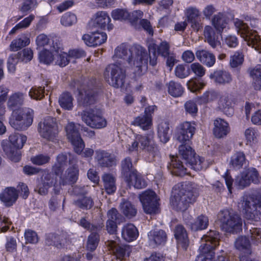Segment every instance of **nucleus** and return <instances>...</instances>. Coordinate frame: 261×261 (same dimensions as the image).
<instances>
[{
  "mask_svg": "<svg viewBox=\"0 0 261 261\" xmlns=\"http://www.w3.org/2000/svg\"><path fill=\"white\" fill-rule=\"evenodd\" d=\"M237 250L241 252L240 258L241 261H249L248 256L251 253L250 245L246 237H238L234 244Z\"/></svg>",
  "mask_w": 261,
  "mask_h": 261,
  "instance_id": "5701e85b",
  "label": "nucleus"
},
{
  "mask_svg": "<svg viewBox=\"0 0 261 261\" xmlns=\"http://www.w3.org/2000/svg\"><path fill=\"white\" fill-rule=\"evenodd\" d=\"M120 210L128 218L135 216L137 214L136 208L128 201H123L121 203Z\"/></svg>",
  "mask_w": 261,
  "mask_h": 261,
  "instance_id": "603ef678",
  "label": "nucleus"
},
{
  "mask_svg": "<svg viewBox=\"0 0 261 261\" xmlns=\"http://www.w3.org/2000/svg\"><path fill=\"white\" fill-rule=\"evenodd\" d=\"M125 181L129 187L133 186L136 189H142L146 186V181L138 172H133L131 176L128 177V180Z\"/></svg>",
  "mask_w": 261,
  "mask_h": 261,
  "instance_id": "a19ab883",
  "label": "nucleus"
},
{
  "mask_svg": "<svg viewBox=\"0 0 261 261\" xmlns=\"http://www.w3.org/2000/svg\"><path fill=\"white\" fill-rule=\"evenodd\" d=\"M167 86L169 94L174 97H180L184 93V88L178 82L173 81H170L167 84Z\"/></svg>",
  "mask_w": 261,
  "mask_h": 261,
  "instance_id": "a18cd8bd",
  "label": "nucleus"
},
{
  "mask_svg": "<svg viewBox=\"0 0 261 261\" xmlns=\"http://www.w3.org/2000/svg\"><path fill=\"white\" fill-rule=\"evenodd\" d=\"M59 103L62 109L71 110L73 107V98L69 93H63L59 97Z\"/></svg>",
  "mask_w": 261,
  "mask_h": 261,
  "instance_id": "09e8293b",
  "label": "nucleus"
},
{
  "mask_svg": "<svg viewBox=\"0 0 261 261\" xmlns=\"http://www.w3.org/2000/svg\"><path fill=\"white\" fill-rule=\"evenodd\" d=\"M228 22V19L222 13L215 15L212 19V24L219 33H221L227 27Z\"/></svg>",
  "mask_w": 261,
  "mask_h": 261,
  "instance_id": "ea45409f",
  "label": "nucleus"
},
{
  "mask_svg": "<svg viewBox=\"0 0 261 261\" xmlns=\"http://www.w3.org/2000/svg\"><path fill=\"white\" fill-rule=\"evenodd\" d=\"M18 192L13 188H7L0 194V199L6 206H11L18 198Z\"/></svg>",
  "mask_w": 261,
  "mask_h": 261,
  "instance_id": "473e14b6",
  "label": "nucleus"
},
{
  "mask_svg": "<svg viewBox=\"0 0 261 261\" xmlns=\"http://www.w3.org/2000/svg\"><path fill=\"white\" fill-rule=\"evenodd\" d=\"M25 96V93L19 91L12 93L9 97L7 107L13 111L17 110L16 108L23 105Z\"/></svg>",
  "mask_w": 261,
  "mask_h": 261,
  "instance_id": "7c9ffc66",
  "label": "nucleus"
},
{
  "mask_svg": "<svg viewBox=\"0 0 261 261\" xmlns=\"http://www.w3.org/2000/svg\"><path fill=\"white\" fill-rule=\"evenodd\" d=\"M217 94L214 91H206L198 98V102L200 104L207 103L215 100Z\"/></svg>",
  "mask_w": 261,
  "mask_h": 261,
  "instance_id": "774afa93",
  "label": "nucleus"
},
{
  "mask_svg": "<svg viewBox=\"0 0 261 261\" xmlns=\"http://www.w3.org/2000/svg\"><path fill=\"white\" fill-rule=\"evenodd\" d=\"M122 174L125 180H128V177L131 176L133 172L137 171L133 167L132 160L129 158H126L121 162Z\"/></svg>",
  "mask_w": 261,
  "mask_h": 261,
  "instance_id": "de8ad7c7",
  "label": "nucleus"
},
{
  "mask_svg": "<svg viewBox=\"0 0 261 261\" xmlns=\"http://www.w3.org/2000/svg\"><path fill=\"white\" fill-rule=\"evenodd\" d=\"M108 220L106 223V228L110 234H115L117 231V225L116 221L121 216L115 208H112L107 213Z\"/></svg>",
  "mask_w": 261,
  "mask_h": 261,
  "instance_id": "c85d7f7f",
  "label": "nucleus"
},
{
  "mask_svg": "<svg viewBox=\"0 0 261 261\" xmlns=\"http://www.w3.org/2000/svg\"><path fill=\"white\" fill-rule=\"evenodd\" d=\"M247 163L245 154L243 152L238 151L231 156L230 165L234 169L238 170L242 168Z\"/></svg>",
  "mask_w": 261,
  "mask_h": 261,
  "instance_id": "e433bc0d",
  "label": "nucleus"
},
{
  "mask_svg": "<svg viewBox=\"0 0 261 261\" xmlns=\"http://www.w3.org/2000/svg\"><path fill=\"white\" fill-rule=\"evenodd\" d=\"M244 61V55L241 50L235 51L230 57L229 64L231 68H234L240 66Z\"/></svg>",
  "mask_w": 261,
  "mask_h": 261,
  "instance_id": "6e6d98bb",
  "label": "nucleus"
},
{
  "mask_svg": "<svg viewBox=\"0 0 261 261\" xmlns=\"http://www.w3.org/2000/svg\"><path fill=\"white\" fill-rule=\"evenodd\" d=\"M34 111L29 108L14 110L9 119V123L15 129L24 130L33 123Z\"/></svg>",
  "mask_w": 261,
  "mask_h": 261,
  "instance_id": "1a4fd4ad",
  "label": "nucleus"
},
{
  "mask_svg": "<svg viewBox=\"0 0 261 261\" xmlns=\"http://www.w3.org/2000/svg\"><path fill=\"white\" fill-rule=\"evenodd\" d=\"M99 242V236L96 232H92L88 237L87 248L90 251L94 250L98 245Z\"/></svg>",
  "mask_w": 261,
  "mask_h": 261,
  "instance_id": "680f3d73",
  "label": "nucleus"
},
{
  "mask_svg": "<svg viewBox=\"0 0 261 261\" xmlns=\"http://www.w3.org/2000/svg\"><path fill=\"white\" fill-rule=\"evenodd\" d=\"M133 124L143 130H149L152 126L151 116L145 115L138 116L134 119Z\"/></svg>",
  "mask_w": 261,
  "mask_h": 261,
  "instance_id": "79ce46f5",
  "label": "nucleus"
},
{
  "mask_svg": "<svg viewBox=\"0 0 261 261\" xmlns=\"http://www.w3.org/2000/svg\"><path fill=\"white\" fill-rule=\"evenodd\" d=\"M20 58L18 54L11 55L8 59L7 66L9 72L13 73L15 70V66L19 62Z\"/></svg>",
  "mask_w": 261,
  "mask_h": 261,
  "instance_id": "338daca9",
  "label": "nucleus"
},
{
  "mask_svg": "<svg viewBox=\"0 0 261 261\" xmlns=\"http://www.w3.org/2000/svg\"><path fill=\"white\" fill-rule=\"evenodd\" d=\"M178 158V156L173 158L171 160L170 168L173 174L177 176H184L188 173L187 169Z\"/></svg>",
  "mask_w": 261,
  "mask_h": 261,
  "instance_id": "58836bf2",
  "label": "nucleus"
},
{
  "mask_svg": "<svg viewBox=\"0 0 261 261\" xmlns=\"http://www.w3.org/2000/svg\"><path fill=\"white\" fill-rule=\"evenodd\" d=\"M204 36L205 41L213 48H215L220 45V42L216 38L215 32L212 27L207 25L205 27Z\"/></svg>",
  "mask_w": 261,
  "mask_h": 261,
  "instance_id": "37998d69",
  "label": "nucleus"
},
{
  "mask_svg": "<svg viewBox=\"0 0 261 261\" xmlns=\"http://www.w3.org/2000/svg\"><path fill=\"white\" fill-rule=\"evenodd\" d=\"M233 23L238 34L240 35L247 45L261 53V39L257 32L250 29L246 23L238 18L234 19Z\"/></svg>",
  "mask_w": 261,
  "mask_h": 261,
  "instance_id": "0eeeda50",
  "label": "nucleus"
},
{
  "mask_svg": "<svg viewBox=\"0 0 261 261\" xmlns=\"http://www.w3.org/2000/svg\"><path fill=\"white\" fill-rule=\"evenodd\" d=\"M93 21L97 27L101 29L107 28L111 30L113 25L110 23L111 19L107 12L105 11H98L96 13L93 17Z\"/></svg>",
  "mask_w": 261,
  "mask_h": 261,
  "instance_id": "393cba45",
  "label": "nucleus"
},
{
  "mask_svg": "<svg viewBox=\"0 0 261 261\" xmlns=\"http://www.w3.org/2000/svg\"><path fill=\"white\" fill-rule=\"evenodd\" d=\"M173 194L170 203L173 208L177 211H185L189 204L195 200L198 193L194 184L186 182L175 186Z\"/></svg>",
  "mask_w": 261,
  "mask_h": 261,
  "instance_id": "7ed1b4c3",
  "label": "nucleus"
},
{
  "mask_svg": "<svg viewBox=\"0 0 261 261\" xmlns=\"http://www.w3.org/2000/svg\"><path fill=\"white\" fill-rule=\"evenodd\" d=\"M174 236L177 240L178 247L186 250L189 246V242L187 231L182 225H179L176 227Z\"/></svg>",
  "mask_w": 261,
  "mask_h": 261,
  "instance_id": "c756f323",
  "label": "nucleus"
},
{
  "mask_svg": "<svg viewBox=\"0 0 261 261\" xmlns=\"http://www.w3.org/2000/svg\"><path fill=\"white\" fill-rule=\"evenodd\" d=\"M59 44L53 41L51 46L40 50L38 54L39 61L44 64L49 65L55 61L56 54H58Z\"/></svg>",
  "mask_w": 261,
  "mask_h": 261,
  "instance_id": "6ab92c4d",
  "label": "nucleus"
},
{
  "mask_svg": "<svg viewBox=\"0 0 261 261\" xmlns=\"http://www.w3.org/2000/svg\"><path fill=\"white\" fill-rule=\"evenodd\" d=\"M253 85L256 90H261V65H257L250 72Z\"/></svg>",
  "mask_w": 261,
  "mask_h": 261,
  "instance_id": "3c124183",
  "label": "nucleus"
},
{
  "mask_svg": "<svg viewBox=\"0 0 261 261\" xmlns=\"http://www.w3.org/2000/svg\"><path fill=\"white\" fill-rule=\"evenodd\" d=\"M188 88L192 92L200 90L205 86L203 82H199L195 79H192L187 82Z\"/></svg>",
  "mask_w": 261,
  "mask_h": 261,
  "instance_id": "69168bd1",
  "label": "nucleus"
},
{
  "mask_svg": "<svg viewBox=\"0 0 261 261\" xmlns=\"http://www.w3.org/2000/svg\"><path fill=\"white\" fill-rule=\"evenodd\" d=\"M217 109L228 116L232 115L233 110L229 94H225L220 97L218 102Z\"/></svg>",
  "mask_w": 261,
  "mask_h": 261,
  "instance_id": "cd10ccee",
  "label": "nucleus"
},
{
  "mask_svg": "<svg viewBox=\"0 0 261 261\" xmlns=\"http://www.w3.org/2000/svg\"><path fill=\"white\" fill-rule=\"evenodd\" d=\"M126 70L119 62L108 66L104 72L105 80L112 86L122 89H126L125 86Z\"/></svg>",
  "mask_w": 261,
  "mask_h": 261,
  "instance_id": "6e6552de",
  "label": "nucleus"
},
{
  "mask_svg": "<svg viewBox=\"0 0 261 261\" xmlns=\"http://www.w3.org/2000/svg\"><path fill=\"white\" fill-rule=\"evenodd\" d=\"M113 58L115 61L127 60L128 69L134 77L140 76L147 69L148 55L145 49L139 45L128 49L124 45H121L116 48Z\"/></svg>",
  "mask_w": 261,
  "mask_h": 261,
  "instance_id": "f257e3e1",
  "label": "nucleus"
},
{
  "mask_svg": "<svg viewBox=\"0 0 261 261\" xmlns=\"http://www.w3.org/2000/svg\"><path fill=\"white\" fill-rule=\"evenodd\" d=\"M195 129V124L194 122L186 121L182 123L179 126L177 140L182 143L189 141L194 135Z\"/></svg>",
  "mask_w": 261,
  "mask_h": 261,
  "instance_id": "aec40b11",
  "label": "nucleus"
},
{
  "mask_svg": "<svg viewBox=\"0 0 261 261\" xmlns=\"http://www.w3.org/2000/svg\"><path fill=\"white\" fill-rule=\"evenodd\" d=\"M95 159L98 164L102 167H109L115 164L113 156L104 150L96 151Z\"/></svg>",
  "mask_w": 261,
  "mask_h": 261,
  "instance_id": "72a5a7b5",
  "label": "nucleus"
},
{
  "mask_svg": "<svg viewBox=\"0 0 261 261\" xmlns=\"http://www.w3.org/2000/svg\"><path fill=\"white\" fill-rule=\"evenodd\" d=\"M210 77L219 84L228 83L231 81L230 74L226 71H216L211 74Z\"/></svg>",
  "mask_w": 261,
  "mask_h": 261,
  "instance_id": "8fccbe9b",
  "label": "nucleus"
},
{
  "mask_svg": "<svg viewBox=\"0 0 261 261\" xmlns=\"http://www.w3.org/2000/svg\"><path fill=\"white\" fill-rule=\"evenodd\" d=\"M239 207L242 209V212L245 217L249 219H256L258 218V208L261 207V202L259 199L252 196L245 195L239 203Z\"/></svg>",
  "mask_w": 261,
  "mask_h": 261,
  "instance_id": "ddd939ff",
  "label": "nucleus"
},
{
  "mask_svg": "<svg viewBox=\"0 0 261 261\" xmlns=\"http://www.w3.org/2000/svg\"><path fill=\"white\" fill-rule=\"evenodd\" d=\"M36 44L37 49L39 50L44 49L45 48H49L51 46L49 38L44 34H40L37 36Z\"/></svg>",
  "mask_w": 261,
  "mask_h": 261,
  "instance_id": "5fc2aeb1",
  "label": "nucleus"
},
{
  "mask_svg": "<svg viewBox=\"0 0 261 261\" xmlns=\"http://www.w3.org/2000/svg\"><path fill=\"white\" fill-rule=\"evenodd\" d=\"M73 86L77 88L79 95L77 99L79 101L86 105H91L94 101V93L92 89V85L89 84L87 80L82 83L78 81L75 82Z\"/></svg>",
  "mask_w": 261,
  "mask_h": 261,
  "instance_id": "f3484780",
  "label": "nucleus"
},
{
  "mask_svg": "<svg viewBox=\"0 0 261 261\" xmlns=\"http://www.w3.org/2000/svg\"><path fill=\"white\" fill-rule=\"evenodd\" d=\"M76 16L75 14L67 12L65 13L61 18V23L65 27L71 26L76 22Z\"/></svg>",
  "mask_w": 261,
  "mask_h": 261,
  "instance_id": "13d9d810",
  "label": "nucleus"
},
{
  "mask_svg": "<svg viewBox=\"0 0 261 261\" xmlns=\"http://www.w3.org/2000/svg\"><path fill=\"white\" fill-rule=\"evenodd\" d=\"M44 87L34 86L29 91V96L31 98L40 100L44 96Z\"/></svg>",
  "mask_w": 261,
  "mask_h": 261,
  "instance_id": "052dcab7",
  "label": "nucleus"
},
{
  "mask_svg": "<svg viewBox=\"0 0 261 261\" xmlns=\"http://www.w3.org/2000/svg\"><path fill=\"white\" fill-rule=\"evenodd\" d=\"M70 61L68 54L63 51L59 46L58 54H56L55 62L56 64L64 67L67 65Z\"/></svg>",
  "mask_w": 261,
  "mask_h": 261,
  "instance_id": "4d7b16f0",
  "label": "nucleus"
},
{
  "mask_svg": "<svg viewBox=\"0 0 261 261\" xmlns=\"http://www.w3.org/2000/svg\"><path fill=\"white\" fill-rule=\"evenodd\" d=\"M108 245L109 249L112 250L115 257L119 259L120 261H122L125 257L126 252H128L127 248H123L118 246V244L114 241H111L108 242Z\"/></svg>",
  "mask_w": 261,
  "mask_h": 261,
  "instance_id": "c03bdc74",
  "label": "nucleus"
},
{
  "mask_svg": "<svg viewBox=\"0 0 261 261\" xmlns=\"http://www.w3.org/2000/svg\"><path fill=\"white\" fill-rule=\"evenodd\" d=\"M139 233L137 228L131 223H128L123 226L121 230L122 238L127 242H132L135 240Z\"/></svg>",
  "mask_w": 261,
  "mask_h": 261,
  "instance_id": "f704fd0d",
  "label": "nucleus"
},
{
  "mask_svg": "<svg viewBox=\"0 0 261 261\" xmlns=\"http://www.w3.org/2000/svg\"><path fill=\"white\" fill-rule=\"evenodd\" d=\"M217 222L225 232L233 233L242 230V220L232 211L223 210L220 211L217 216Z\"/></svg>",
  "mask_w": 261,
  "mask_h": 261,
  "instance_id": "39448f33",
  "label": "nucleus"
},
{
  "mask_svg": "<svg viewBox=\"0 0 261 261\" xmlns=\"http://www.w3.org/2000/svg\"><path fill=\"white\" fill-rule=\"evenodd\" d=\"M152 130L145 135L135 134L129 138L125 145L126 151L128 153L137 152L140 148L146 153V159L149 162L159 161L160 154L158 147L154 140Z\"/></svg>",
  "mask_w": 261,
  "mask_h": 261,
  "instance_id": "f03ea898",
  "label": "nucleus"
},
{
  "mask_svg": "<svg viewBox=\"0 0 261 261\" xmlns=\"http://www.w3.org/2000/svg\"><path fill=\"white\" fill-rule=\"evenodd\" d=\"M185 16L188 21H193L200 15L199 10L195 7H189L185 11Z\"/></svg>",
  "mask_w": 261,
  "mask_h": 261,
  "instance_id": "e2e57ef3",
  "label": "nucleus"
},
{
  "mask_svg": "<svg viewBox=\"0 0 261 261\" xmlns=\"http://www.w3.org/2000/svg\"><path fill=\"white\" fill-rule=\"evenodd\" d=\"M103 186L109 194L114 193L116 190V178L111 174H105L102 177Z\"/></svg>",
  "mask_w": 261,
  "mask_h": 261,
  "instance_id": "4c0bfd02",
  "label": "nucleus"
},
{
  "mask_svg": "<svg viewBox=\"0 0 261 261\" xmlns=\"http://www.w3.org/2000/svg\"><path fill=\"white\" fill-rule=\"evenodd\" d=\"M179 155L180 156L192 169L200 171L206 169L209 163L204 158L196 155L194 150L189 145L182 144L178 148Z\"/></svg>",
  "mask_w": 261,
  "mask_h": 261,
  "instance_id": "9b49d317",
  "label": "nucleus"
},
{
  "mask_svg": "<svg viewBox=\"0 0 261 261\" xmlns=\"http://www.w3.org/2000/svg\"><path fill=\"white\" fill-rule=\"evenodd\" d=\"M140 200L146 214H154L159 211V198L154 192L148 190L140 195Z\"/></svg>",
  "mask_w": 261,
  "mask_h": 261,
  "instance_id": "4468645a",
  "label": "nucleus"
},
{
  "mask_svg": "<svg viewBox=\"0 0 261 261\" xmlns=\"http://www.w3.org/2000/svg\"><path fill=\"white\" fill-rule=\"evenodd\" d=\"M220 234L216 231L211 230L201 239L199 254L195 261H213V249L219 245ZM217 261H229L223 255H219Z\"/></svg>",
  "mask_w": 261,
  "mask_h": 261,
  "instance_id": "20e7f679",
  "label": "nucleus"
},
{
  "mask_svg": "<svg viewBox=\"0 0 261 261\" xmlns=\"http://www.w3.org/2000/svg\"><path fill=\"white\" fill-rule=\"evenodd\" d=\"M149 53V64L153 66L156 65L157 62V55L166 57L169 55V45L166 42H162L160 45H156L153 42L149 43L148 46Z\"/></svg>",
  "mask_w": 261,
  "mask_h": 261,
  "instance_id": "a211bd4d",
  "label": "nucleus"
},
{
  "mask_svg": "<svg viewBox=\"0 0 261 261\" xmlns=\"http://www.w3.org/2000/svg\"><path fill=\"white\" fill-rule=\"evenodd\" d=\"M208 225V218L204 215H200L196 220L191 224V228L193 230H202L207 228Z\"/></svg>",
  "mask_w": 261,
  "mask_h": 261,
  "instance_id": "864d4df0",
  "label": "nucleus"
},
{
  "mask_svg": "<svg viewBox=\"0 0 261 261\" xmlns=\"http://www.w3.org/2000/svg\"><path fill=\"white\" fill-rule=\"evenodd\" d=\"M197 58L207 67L213 66L216 62L215 56L211 52L205 49L198 50L196 52Z\"/></svg>",
  "mask_w": 261,
  "mask_h": 261,
  "instance_id": "c9c22d12",
  "label": "nucleus"
},
{
  "mask_svg": "<svg viewBox=\"0 0 261 261\" xmlns=\"http://www.w3.org/2000/svg\"><path fill=\"white\" fill-rule=\"evenodd\" d=\"M111 16L115 20H125L128 19L129 13L125 9H116L112 11Z\"/></svg>",
  "mask_w": 261,
  "mask_h": 261,
  "instance_id": "bf43d9fd",
  "label": "nucleus"
},
{
  "mask_svg": "<svg viewBox=\"0 0 261 261\" xmlns=\"http://www.w3.org/2000/svg\"><path fill=\"white\" fill-rule=\"evenodd\" d=\"M68 158L69 159V162L70 164H74L77 162L76 159L70 153H61L57 156V161L53 168L56 174V176L60 173L62 172L64 167L66 165Z\"/></svg>",
  "mask_w": 261,
  "mask_h": 261,
  "instance_id": "b1692460",
  "label": "nucleus"
},
{
  "mask_svg": "<svg viewBox=\"0 0 261 261\" xmlns=\"http://www.w3.org/2000/svg\"><path fill=\"white\" fill-rule=\"evenodd\" d=\"M148 238L149 246L154 248L165 243L167 240V234L162 229L154 228L148 232Z\"/></svg>",
  "mask_w": 261,
  "mask_h": 261,
  "instance_id": "4be33fe9",
  "label": "nucleus"
},
{
  "mask_svg": "<svg viewBox=\"0 0 261 261\" xmlns=\"http://www.w3.org/2000/svg\"><path fill=\"white\" fill-rule=\"evenodd\" d=\"M80 115L83 121L92 128L101 129L107 126L105 118L93 110L83 111Z\"/></svg>",
  "mask_w": 261,
  "mask_h": 261,
  "instance_id": "2eb2a0df",
  "label": "nucleus"
},
{
  "mask_svg": "<svg viewBox=\"0 0 261 261\" xmlns=\"http://www.w3.org/2000/svg\"><path fill=\"white\" fill-rule=\"evenodd\" d=\"M158 135L160 141L164 143H167L170 138L171 130L169 123L164 120H161L158 125Z\"/></svg>",
  "mask_w": 261,
  "mask_h": 261,
  "instance_id": "2f4dec72",
  "label": "nucleus"
},
{
  "mask_svg": "<svg viewBox=\"0 0 261 261\" xmlns=\"http://www.w3.org/2000/svg\"><path fill=\"white\" fill-rule=\"evenodd\" d=\"M38 132L40 136L45 139L51 141L56 140L59 128L56 119L51 117L45 118L39 124Z\"/></svg>",
  "mask_w": 261,
  "mask_h": 261,
  "instance_id": "f8f14e48",
  "label": "nucleus"
},
{
  "mask_svg": "<svg viewBox=\"0 0 261 261\" xmlns=\"http://www.w3.org/2000/svg\"><path fill=\"white\" fill-rule=\"evenodd\" d=\"M65 129L67 137L73 146L75 152L77 154H82V156L85 158H91L94 151L92 149L87 148L83 151L85 144L75 124L72 122H69Z\"/></svg>",
  "mask_w": 261,
  "mask_h": 261,
  "instance_id": "9d476101",
  "label": "nucleus"
},
{
  "mask_svg": "<svg viewBox=\"0 0 261 261\" xmlns=\"http://www.w3.org/2000/svg\"><path fill=\"white\" fill-rule=\"evenodd\" d=\"M260 178L256 169L252 168L243 172L237 176L235 179L234 184L239 189H243L249 186L251 182L258 184L259 182Z\"/></svg>",
  "mask_w": 261,
  "mask_h": 261,
  "instance_id": "dca6fc26",
  "label": "nucleus"
},
{
  "mask_svg": "<svg viewBox=\"0 0 261 261\" xmlns=\"http://www.w3.org/2000/svg\"><path fill=\"white\" fill-rule=\"evenodd\" d=\"M9 142L11 145L8 144L6 140L2 142V146L4 151L7 157L12 162H17L21 158V149L27 141V137L17 133L11 134L9 137Z\"/></svg>",
  "mask_w": 261,
  "mask_h": 261,
  "instance_id": "423d86ee",
  "label": "nucleus"
},
{
  "mask_svg": "<svg viewBox=\"0 0 261 261\" xmlns=\"http://www.w3.org/2000/svg\"><path fill=\"white\" fill-rule=\"evenodd\" d=\"M57 177H55V175L51 173H44L42 177L40 183L38 185L37 190L38 193L41 195H45L48 192V189L54 186L56 188H57V183L56 182Z\"/></svg>",
  "mask_w": 261,
  "mask_h": 261,
  "instance_id": "412c9836",
  "label": "nucleus"
},
{
  "mask_svg": "<svg viewBox=\"0 0 261 261\" xmlns=\"http://www.w3.org/2000/svg\"><path fill=\"white\" fill-rule=\"evenodd\" d=\"M79 170L77 166H72L66 171L63 177H60V185H66L75 183L79 177Z\"/></svg>",
  "mask_w": 261,
  "mask_h": 261,
  "instance_id": "bb28decb",
  "label": "nucleus"
},
{
  "mask_svg": "<svg viewBox=\"0 0 261 261\" xmlns=\"http://www.w3.org/2000/svg\"><path fill=\"white\" fill-rule=\"evenodd\" d=\"M76 205L83 209H90L93 205V200L90 197H84L75 201Z\"/></svg>",
  "mask_w": 261,
  "mask_h": 261,
  "instance_id": "0e129e2a",
  "label": "nucleus"
},
{
  "mask_svg": "<svg viewBox=\"0 0 261 261\" xmlns=\"http://www.w3.org/2000/svg\"><path fill=\"white\" fill-rule=\"evenodd\" d=\"M30 43V38L23 35L19 38L14 39L10 45V48L11 51H17L21 48L28 46Z\"/></svg>",
  "mask_w": 261,
  "mask_h": 261,
  "instance_id": "49530a36",
  "label": "nucleus"
},
{
  "mask_svg": "<svg viewBox=\"0 0 261 261\" xmlns=\"http://www.w3.org/2000/svg\"><path fill=\"white\" fill-rule=\"evenodd\" d=\"M213 133L218 138H222L229 133L230 128L228 123L224 120L217 118L214 122Z\"/></svg>",
  "mask_w": 261,
  "mask_h": 261,
  "instance_id": "a878e982",
  "label": "nucleus"
}]
</instances>
